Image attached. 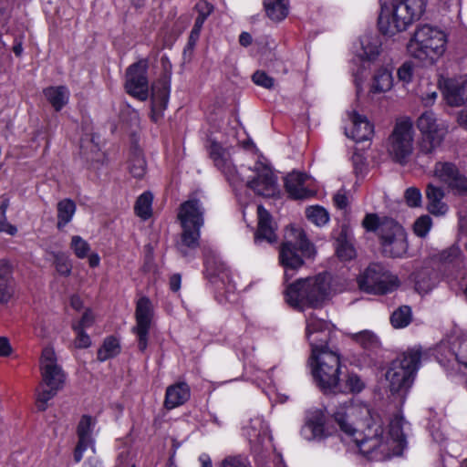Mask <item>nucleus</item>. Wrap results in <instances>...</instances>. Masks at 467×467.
I'll return each instance as SVG.
<instances>
[{"mask_svg": "<svg viewBox=\"0 0 467 467\" xmlns=\"http://www.w3.org/2000/svg\"><path fill=\"white\" fill-rule=\"evenodd\" d=\"M325 421L324 413L320 410H315L301 429V435L307 441L326 438L328 433L325 429Z\"/></svg>", "mask_w": 467, "mask_h": 467, "instance_id": "nucleus-27", "label": "nucleus"}, {"mask_svg": "<svg viewBox=\"0 0 467 467\" xmlns=\"http://www.w3.org/2000/svg\"><path fill=\"white\" fill-rule=\"evenodd\" d=\"M348 227L343 225L341 227L340 233L336 238L337 254L341 260L344 261H348L352 259L356 254L355 249L348 239Z\"/></svg>", "mask_w": 467, "mask_h": 467, "instance_id": "nucleus-33", "label": "nucleus"}, {"mask_svg": "<svg viewBox=\"0 0 467 467\" xmlns=\"http://www.w3.org/2000/svg\"><path fill=\"white\" fill-rule=\"evenodd\" d=\"M195 8L198 13V16H203L206 18L210 16V14L213 11V6L208 2L203 1V0L199 1L196 4Z\"/></svg>", "mask_w": 467, "mask_h": 467, "instance_id": "nucleus-56", "label": "nucleus"}, {"mask_svg": "<svg viewBox=\"0 0 467 467\" xmlns=\"http://www.w3.org/2000/svg\"><path fill=\"white\" fill-rule=\"evenodd\" d=\"M218 467H253L248 456L234 454L224 457Z\"/></svg>", "mask_w": 467, "mask_h": 467, "instance_id": "nucleus-46", "label": "nucleus"}, {"mask_svg": "<svg viewBox=\"0 0 467 467\" xmlns=\"http://www.w3.org/2000/svg\"><path fill=\"white\" fill-rule=\"evenodd\" d=\"M9 206V201L4 200L0 203V233L6 234L14 236L17 234V228L16 225L10 223L7 221L6 211Z\"/></svg>", "mask_w": 467, "mask_h": 467, "instance_id": "nucleus-45", "label": "nucleus"}, {"mask_svg": "<svg viewBox=\"0 0 467 467\" xmlns=\"http://www.w3.org/2000/svg\"><path fill=\"white\" fill-rule=\"evenodd\" d=\"M344 130L356 142L368 140L374 134V124L369 119H346Z\"/></svg>", "mask_w": 467, "mask_h": 467, "instance_id": "nucleus-23", "label": "nucleus"}, {"mask_svg": "<svg viewBox=\"0 0 467 467\" xmlns=\"http://www.w3.org/2000/svg\"><path fill=\"white\" fill-rule=\"evenodd\" d=\"M267 16L273 21L285 19L289 12L288 0H264Z\"/></svg>", "mask_w": 467, "mask_h": 467, "instance_id": "nucleus-35", "label": "nucleus"}, {"mask_svg": "<svg viewBox=\"0 0 467 467\" xmlns=\"http://www.w3.org/2000/svg\"><path fill=\"white\" fill-rule=\"evenodd\" d=\"M330 281L331 277L328 274L298 279L287 286L285 300L294 307L321 306L330 297Z\"/></svg>", "mask_w": 467, "mask_h": 467, "instance_id": "nucleus-6", "label": "nucleus"}, {"mask_svg": "<svg viewBox=\"0 0 467 467\" xmlns=\"http://www.w3.org/2000/svg\"><path fill=\"white\" fill-rule=\"evenodd\" d=\"M448 44V34L440 26L424 24L416 27L407 50L410 57L425 65H433L441 58Z\"/></svg>", "mask_w": 467, "mask_h": 467, "instance_id": "nucleus-3", "label": "nucleus"}, {"mask_svg": "<svg viewBox=\"0 0 467 467\" xmlns=\"http://www.w3.org/2000/svg\"><path fill=\"white\" fill-rule=\"evenodd\" d=\"M12 348L6 337H0V356L6 357L11 354Z\"/></svg>", "mask_w": 467, "mask_h": 467, "instance_id": "nucleus-59", "label": "nucleus"}, {"mask_svg": "<svg viewBox=\"0 0 467 467\" xmlns=\"http://www.w3.org/2000/svg\"><path fill=\"white\" fill-rule=\"evenodd\" d=\"M208 151L214 166L224 174L229 182H235L238 172L233 163L230 150L223 148L216 141H212Z\"/></svg>", "mask_w": 467, "mask_h": 467, "instance_id": "nucleus-21", "label": "nucleus"}, {"mask_svg": "<svg viewBox=\"0 0 467 467\" xmlns=\"http://www.w3.org/2000/svg\"><path fill=\"white\" fill-rule=\"evenodd\" d=\"M414 149V129L410 119H403L394 125L386 141L389 158L401 165L408 162Z\"/></svg>", "mask_w": 467, "mask_h": 467, "instance_id": "nucleus-10", "label": "nucleus"}, {"mask_svg": "<svg viewBox=\"0 0 467 467\" xmlns=\"http://www.w3.org/2000/svg\"><path fill=\"white\" fill-rule=\"evenodd\" d=\"M309 365L317 386L325 393H336L341 365L337 350H323L311 354Z\"/></svg>", "mask_w": 467, "mask_h": 467, "instance_id": "nucleus-7", "label": "nucleus"}, {"mask_svg": "<svg viewBox=\"0 0 467 467\" xmlns=\"http://www.w3.org/2000/svg\"><path fill=\"white\" fill-rule=\"evenodd\" d=\"M202 467H213L212 460L209 455L202 454L199 458Z\"/></svg>", "mask_w": 467, "mask_h": 467, "instance_id": "nucleus-64", "label": "nucleus"}, {"mask_svg": "<svg viewBox=\"0 0 467 467\" xmlns=\"http://www.w3.org/2000/svg\"><path fill=\"white\" fill-rule=\"evenodd\" d=\"M70 248L78 258H86L90 252L89 244L79 235H74L71 238Z\"/></svg>", "mask_w": 467, "mask_h": 467, "instance_id": "nucleus-47", "label": "nucleus"}, {"mask_svg": "<svg viewBox=\"0 0 467 467\" xmlns=\"http://www.w3.org/2000/svg\"><path fill=\"white\" fill-rule=\"evenodd\" d=\"M249 171L250 174L241 180L255 194L264 197H274L279 193L277 176L269 164L258 161L249 169Z\"/></svg>", "mask_w": 467, "mask_h": 467, "instance_id": "nucleus-12", "label": "nucleus"}, {"mask_svg": "<svg viewBox=\"0 0 467 467\" xmlns=\"http://www.w3.org/2000/svg\"><path fill=\"white\" fill-rule=\"evenodd\" d=\"M362 226L368 232L377 233L386 256L400 258L407 254V234L395 220L388 217L379 218L376 213H368L362 221Z\"/></svg>", "mask_w": 467, "mask_h": 467, "instance_id": "nucleus-4", "label": "nucleus"}, {"mask_svg": "<svg viewBox=\"0 0 467 467\" xmlns=\"http://www.w3.org/2000/svg\"><path fill=\"white\" fill-rule=\"evenodd\" d=\"M417 126L422 134L421 150L432 153L442 142L447 129L437 119H418Z\"/></svg>", "mask_w": 467, "mask_h": 467, "instance_id": "nucleus-18", "label": "nucleus"}, {"mask_svg": "<svg viewBox=\"0 0 467 467\" xmlns=\"http://www.w3.org/2000/svg\"><path fill=\"white\" fill-rule=\"evenodd\" d=\"M421 355L420 348H412L391 362L386 373V379L392 393L407 391L410 388L420 368Z\"/></svg>", "mask_w": 467, "mask_h": 467, "instance_id": "nucleus-8", "label": "nucleus"}, {"mask_svg": "<svg viewBox=\"0 0 467 467\" xmlns=\"http://www.w3.org/2000/svg\"><path fill=\"white\" fill-rule=\"evenodd\" d=\"M432 227L431 218L425 214L420 216L413 223L414 234L420 238H424L428 235L429 232Z\"/></svg>", "mask_w": 467, "mask_h": 467, "instance_id": "nucleus-48", "label": "nucleus"}, {"mask_svg": "<svg viewBox=\"0 0 467 467\" xmlns=\"http://www.w3.org/2000/svg\"><path fill=\"white\" fill-rule=\"evenodd\" d=\"M457 361L467 368V340L461 343L456 353Z\"/></svg>", "mask_w": 467, "mask_h": 467, "instance_id": "nucleus-55", "label": "nucleus"}, {"mask_svg": "<svg viewBox=\"0 0 467 467\" xmlns=\"http://www.w3.org/2000/svg\"><path fill=\"white\" fill-rule=\"evenodd\" d=\"M15 294L12 269L5 260H0V305L7 304Z\"/></svg>", "mask_w": 467, "mask_h": 467, "instance_id": "nucleus-30", "label": "nucleus"}, {"mask_svg": "<svg viewBox=\"0 0 467 467\" xmlns=\"http://www.w3.org/2000/svg\"><path fill=\"white\" fill-rule=\"evenodd\" d=\"M335 421L352 439L359 452L370 461H385L391 455L388 435L372 419L370 408L362 403L344 402L333 413Z\"/></svg>", "mask_w": 467, "mask_h": 467, "instance_id": "nucleus-1", "label": "nucleus"}, {"mask_svg": "<svg viewBox=\"0 0 467 467\" xmlns=\"http://www.w3.org/2000/svg\"><path fill=\"white\" fill-rule=\"evenodd\" d=\"M415 285L420 293H428L434 287L435 281L428 273L422 272L417 275Z\"/></svg>", "mask_w": 467, "mask_h": 467, "instance_id": "nucleus-49", "label": "nucleus"}, {"mask_svg": "<svg viewBox=\"0 0 467 467\" xmlns=\"http://www.w3.org/2000/svg\"><path fill=\"white\" fill-rule=\"evenodd\" d=\"M239 42L242 46L247 47L252 43V36L247 32H243L239 36Z\"/></svg>", "mask_w": 467, "mask_h": 467, "instance_id": "nucleus-63", "label": "nucleus"}, {"mask_svg": "<svg viewBox=\"0 0 467 467\" xmlns=\"http://www.w3.org/2000/svg\"><path fill=\"white\" fill-rule=\"evenodd\" d=\"M152 201L153 195L150 192H145L140 194L134 205V211L137 216L142 220L149 219L152 214Z\"/></svg>", "mask_w": 467, "mask_h": 467, "instance_id": "nucleus-38", "label": "nucleus"}, {"mask_svg": "<svg viewBox=\"0 0 467 467\" xmlns=\"http://www.w3.org/2000/svg\"><path fill=\"white\" fill-rule=\"evenodd\" d=\"M120 351V346L117 338L107 337L103 345L98 350V359L101 362L116 357Z\"/></svg>", "mask_w": 467, "mask_h": 467, "instance_id": "nucleus-39", "label": "nucleus"}, {"mask_svg": "<svg viewBox=\"0 0 467 467\" xmlns=\"http://www.w3.org/2000/svg\"><path fill=\"white\" fill-rule=\"evenodd\" d=\"M170 89L165 81H159L151 86V110L153 115H160L167 107Z\"/></svg>", "mask_w": 467, "mask_h": 467, "instance_id": "nucleus-32", "label": "nucleus"}, {"mask_svg": "<svg viewBox=\"0 0 467 467\" xmlns=\"http://www.w3.org/2000/svg\"><path fill=\"white\" fill-rule=\"evenodd\" d=\"M257 231L255 241L265 240L268 243L276 242V224L269 212L263 206H257Z\"/></svg>", "mask_w": 467, "mask_h": 467, "instance_id": "nucleus-25", "label": "nucleus"}, {"mask_svg": "<svg viewBox=\"0 0 467 467\" xmlns=\"http://www.w3.org/2000/svg\"><path fill=\"white\" fill-rule=\"evenodd\" d=\"M308 176L299 171L290 172L285 179V188L289 196L293 199H306L311 196L312 192L306 185Z\"/></svg>", "mask_w": 467, "mask_h": 467, "instance_id": "nucleus-26", "label": "nucleus"}, {"mask_svg": "<svg viewBox=\"0 0 467 467\" xmlns=\"http://www.w3.org/2000/svg\"><path fill=\"white\" fill-rule=\"evenodd\" d=\"M191 397V389L186 382H177L166 389L163 405L173 410L186 403Z\"/></svg>", "mask_w": 467, "mask_h": 467, "instance_id": "nucleus-28", "label": "nucleus"}, {"mask_svg": "<svg viewBox=\"0 0 467 467\" xmlns=\"http://www.w3.org/2000/svg\"><path fill=\"white\" fill-rule=\"evenodd\" d=\"M426 198L428 200V211L436 216L444 215L448 211V206L442 202L444 192L441 187L429 184L426 189Z\"/></svg>", "mask_w": 467, "mask_h": 467, "instance_id": "nucleus-31", "label": "nucleus"}, {"mask_svg": "<svg viewBox=\"0 0 467 467\" xmlns=\"http://www.w3.org/2000/svg\"><path fill=\"white\" fill-rule=\"evenodd\" d=\"M351 337L366 349H374L379 347V337L369 330H363L358 333L352 334Z\"/></svg>", "mask_w": 467, "mask_h": 467, "instance_id": "nucleus-41", "label": "nucleus"}, {"mask_svg": "<svg viewBox=\"0 0 467 467\" xmlns=\"http://www.w3.org/2000/svg\"><path fill=\"white\" fill-rule=\"evenodd\" d=\"M306 213L307 219L317 226H323L329 221L327 211L318 205L307 208Z\"/></svg>", "mask_w": 467, "mask_h": 467, "instance_id": "nucleus-44", "label": "nucleus"}, {"mask_svg": "<svg viewBox=\"0 0 467 467\" xmlns=\"http://www.w3.org/2000/svg\"><path fill=\"white\" fill-rule=\"evenodd\" d=\"M125 89L133 98L144 101L149 97V83L147 78V63L140 61L132 64L127 69Z\"/></svg>", "mask_w": 467, "mask_h": 467, "instance_id": "nucleus-16", "label": "nucleus"}, {"mask_svg": "<svg viewBox=\"0 0 467 467\" xmlns=\"http://www.w3.org/2000/svg\"><path fill=\"white\" fill-rule=\"evenodd\" d=\"M411 321V309L408 306H402L395 310L391 317L390 322L395 328L406 327Z\"/></svg>", "mask_w": 467, "mask_h": 467, "instance_id": "nucleus-42", "label": "nucleus"}, {"mask_svg": "<svg viewBox=\"0 0 467 467\" xmlns=\"http://www.w3.org/2000/svg\"><path fill=\"white\" fill-rule=\"evenodd\" d=\"M359 288L368 294H387L399 285L398 277L382 265H370L358 280Z\"/></svg>", "mask_w": 467, "mask_h": 467, "instance_id": "nucleus-13", "label": "nucleus"}, {"mask_svg": "<svg viewBox=\"0 0 467 467\" xmlns=\"http://www.w3.org/2000/svg\"><path fill=\"white\" fill-rule=\"evenodd\" d=\"M428 0H380L379 31L394 36L406 31L426 11Z\"/></svg>", "mask_w": 467, "mask_h": 467, "instance_id": "nucleus-2", "label": "nucleus"}, {"mask_svg": "<svg viewBox=\"0 0 467 467\" xmlns=\"http://www.w3.org/2000/svg\"><path fill=\"white\" fill-rule=\"evenodd\" d=\"M330 325L324 319L310 313L306 317V337L310 344L312 354L331 350L327 344L331 339Z\"/></svg>", "mask_w": 467, "mask_h": 467, "instance_id": "nucleus-14", "label": "nucleus"}, {"mask_svg": "<svg viewBox=\"0 0 467 467\" xmlns=\"http://www.w3.org/2000/svg\"><path fill=\"white\" fill-rule=\"evenodd\" d=\"M253 82L259 87L271 89L275 86V79L265 71L257 70L252 76Z\"/></svg>", "mask_w": 467, "mask_h": 467, "instance_id": "nucleus-51", "label": "nucleus"}, {"mask_svg": "<svg viewBox=\"0 0 467 467\" xmlns=\"http://www.w3.org/2000/svg\"><path fill=\"white\" fill-rule=\"evenodd\" d=\"M204 212L202 203L196 198L189 199L180 205L178 219L182 231L176 243V249L183 257L192 256L199 246Z\"/></svg>", "mask_w": 467, "mask_h": 467, "instance_id": "nucleus-5", "label": "nucleus"}, {"mask_svg": "<svg viewBox=\"0 0 467 467\" xmlns=\"http://www.w3.org/2000/svg\"><path fill=\"white\" fill-rule=\"evenodd\" d=\"M146 161L142 151L138 147H134L128 161V169L130 173L134 177L140 179L146 172Z\"/></svg>", "mask_w": 467, "mask_h": 467, "instance_id": "nucleus-36", "label": "nucleus"}, {"mask_svg": "<svg viewBox=\"0 0 467 467\" xmlns=\"http://www.w3.org/2000/svg\"><path fill=\"white\" fill-rule=\"evenodd\" d=\"M83 467H102V464L95 453H92L84 462Z\"/></svg>", "mask_w": 467, "mask_h": 467, "instance_id": "nucleus-61", "label": "nucleus"}, {"mask_svg": "<svg viewBox=\"0 0 467 467\" xmlns=\"http://www.w3.org/2000/svg\"><path fill=\"white\" fill-rule=\"evenodd\" d=\"M56 269L62 275H69L72 270L70 260L65 256L56 257Z\"/></svg>", "mask_w": 467, "mask_h": 467, "instance_id": "nucleus-53", "label": "nucleus"}, {"mask_svg": "<svg viewBox=\"0 0 467 467\" xmlns=\"http://www.w3.org/2000/svg\"><path fill=\"white\" fill-rule=\"evenodd\" d=\"M95 427V420L88 416L83 415L77 427L78 444L74 451V460L79 462L84 451L88 448L92 453H95V441L92 437L93 429Z\"/></svg>", "mask_w": 467, "mask_h": 467, "instance_id": "nucleus-20", "label": "nucleus"}, {"mask_svg": "<svg viewBox=\"0 0 467 467\" xmlns=\"http://www.w3.org/2000/svg\"><path fill=\"white\" fill-rule=\"evenodd\" d=\"M296 244L292 242L284 243L279 251V260L285 268V279L287 281L293 276V272L301 267L304 264L303 259L297 254L300 250L302 254L311 257L316 254L314 245L307 240L306 234L301 230L295 231Z\"/></svg>", "mask_w": 467, "mask_h": 467, "instance_id": "nucleus-11", "label": "nucleus"}, {"mask_svg": "<svg viewBox=\"0 0 467 467\" xmlns=\"http://www.w3.org/2000/svg\"><path fill=\"white\" fill-rule=\"evenodd\" d=\"M246 434L255 450H259V447L267 450L268 447L272 446V437L268 425L262 418H255L251 420Z\"/></svg>", "mask_w": 467, "mask_h": 467, "instance_id": "nucleus-24", "label": "nucleus"}, {"mask_svg": "<svg viewBox=\"0 0 467 467\" xmlns=\"http://www.w3.org/2000/svg\"><path fill=\"white\" fill-rule=\"evenodd\" d=\"M94 322V316L90 310H87L84 315L82 316L80 321L74 325L73 327H81V329H84L86 327H89Z\"/></svg>", "mask_w": 467, "mask_h": 467, "instance_id": "nucleus-58", "label": "nucleus"}, {"mask_svg": "<svg viewBox=\"0 0 467 467\" xmlns=\"http://www.w3.org/2000/svg\"><path fill=\"white\" fill-rule=\"evenodd\" d=\"M153 315L151 301L146 296L140 297L136 304V326L132 328V332L137 337L138 348L141 352H144L148 346V336Z\"/></svg>", "mask_w": 467, "mask_h": 467, "instance_id": "nucleus-15", "label": "nucleus"}, {"mask_svg": "<svg viewBox=\"0 0 467 467\" xmlns=\"http://www.w3.org/2000/svg\"><path fill=\"white\" fill-rule=\"evenodd\" d=\"M76 213V203L71 199H64L57 203V227L66 226Z\"/></svg>", "mask_w": 467, "mask_h": 467, "instance_id": "nucleus-37", "label": "nucleus"}, {"mask_svg": "<svg viewBox=\"0 0 467 467\" xmlns=\"http://www.w3.org/2000/svg\"><path fill=\"white\" fill-rule=\"evenodd\" d=\"M393 69L391 60H382L381 63L373 66L368 84L369 96L372 98L383 96L392 89L394 85Z\"/></svg>", "mask_w": 467, "mask_h": 467, "instance_id": "nucleus-17", "label": "nucleus"}, {"mask_svg": "<svg viewBox=\"0 0 467 467\" xmlns=\"http://www.w3.org/2000/svg\"><path fill=\"white\" fill-rule=\"evenodd\" d=\"M398 78L400 81L408 84L412 80L414 74L413 64L410 61L404 62L398 69Z\"/></svg>", "mask_w": 467, "mask_h": 467, "instance_id": "nucleus-52", "label": "nucleus"}, {"mask_svg": "<svg viewBox=\"0 0 467 467\" xmlns=\"http://www.w3.org/2000/svg\"><path fill=\"white\" fill-rule=\"evenodd\" d=\"M404 199L408 206L420 207L422 202L420 190L416 187H410L404 192Z\"/></svg>", "mask_w": 467, "mask_h": 467, "instance_id": "nucleus-50", "label": "nucleus"}, {"mask_svg": "<svg viewBox=\"0 0 467 467\" xmlns=\"http://www.w3.org/2000/svg\"><path fill=\"white\" fill-rule=\"evenodd\" d=\"M441 261L451 266V274L452 279H458L459 275H466L462 251L457 245H452L441 254Z\"/></svg>", "mask_w": 467, "mask_h": 467, "instance_id": "nucleus-29", "label": "nucleus"}, {"mask_svg": "<svg viewBox=\"0 0 467 467\" xmlns=\"http://www.w3.org/2000/svg\"><path fill=\"white\" fill-rule=\"evenodd\" d=\"M360 48L357 50L358 57L363 62L371 63L373 66L388 60L382 55V43L379 36L365 34L359 39Z\"/></svg>", "mask_w": 467, "mask_h": 467, "instance_id": "nucleus-22", "label": "nucleus"}, {"mask_svg": "<svg viewBox=\"0 0 467 467\" xmlns=\"http://www.w3.org/2000/svg\"><path fill=\"white\" fill-rule=\"evenodd\" d=\"M44 95L56 110L61 109L69 99V90L65 86L49 87L44 89Z\"/></svg>", "mask_w": 467, "mask_h": 467, "instance_id": "nucleus-34", "label": "nucleus"}, {"mask_svg": "<svg viewBox=\"0 0 467 467\" xmlns=\"http://www.w3.org/2000/svg\"><path fill=\"white\" fill-rule=\"evenodd\" d=\"M182 277L179 274H175L170 278V287L173 292L179 291L181 287Z\"/></svg>", "mask_w": 467, "mask_h": 467, "instance_id": "nucleus-60", "label": "nucleus"}, {"mask_svg": "<svg viewBox=\"0 0 467 467\" xmlns=\"http://www.w3.org/2000/svg\"><path fill=\"white\" fill-rule=\"evenodd\" d=\"M40 368L42 386L37 393L36 406L39 410L44 411L47 407V402L57 395L65 381L64 372L57 363L56 354L52 348L47 347L43 349Z\"/></svg>", "mask_w": 467, "mask_h": 467, "instance_id": "nucleus-9", "label": "nucleus"}, {"mask_svg": "<svg viewBox=\"0 0 467 467\" xmlns=\"http://www.w3.org/2000/svg\"><path fill=\"white\" fill-rule=\"evenodd\" d=\"M434 175L458 193L467 195V177L461 173L454 163L437 162L434 167Z\"/></svg>", "mask_w": 467, "mask_h": 467, "instance_id": "nucleus-19", "label": "nucleus"}, {"mask_svg": "<svg viewBox=\"0 0 467 467\" xmlns=\"http://www.w3.org/2000/svg\"><path fill=\"white\" fill-rule=\"evenodd\" d=\"M406 420L401 415H395L389 422V435L392 440L401 444L405 441L404 425Z\"/></svg>", "mask_w": 467, "mask_h": 467, "instance_id": "nucleus-43", "label": "nucleus"}, {"mask_svg": "<svg viewBox=\"0 0 467 467\" xmlns=\"http://www.w3.org/2000/svg\"><path fill=\"white\" fill-rule=\"evenodd\" d=\"M13 51L16 57H20L24 51L23 42L19 38H16L14 42Z\"/></svg>", "mask_w": 467, "mask_h": 467, "instance_id": "nucleus-62", "label": "nucleus"}, {"mask_svg": "<svg viewBox=\"0 0 467 467\" xmlns=\"http://www.w3.org/2000/svg\"><path fill=\"white\" fill-rule=\"evenodd\" d=\"M73 329L77 333V337L75 339V346L78 348H88L91 344L90 337L88 334L84 332V329L78 327H73Z\"/></svg>", "mask_w": 467, "mask_h": 467, "instance_id": "nucleus-54", "label": "nucleus"}, {"mask_svg": "<svg viewBox=\"0 0 467 467\" xmlns=\"http://www.w3.org/2000/svg\"><path fill=\"white\" fill-rule=\"evenodd\" d=\"M335 205L339 209H345L348 205V200L346 195V192L343 191H338L333 198Z\"/></svg>", "mask_w": 467, "mask_h": 467, "instance_id": "nucleus-57", "label": "nucleus"}, {"mask_svg": "<svg viewBox=\"0 0 467 467\" xmlns=\"http://www.w3.org/2000/svg\"><path fill=\"white\" fill-rule=\"evenodd\" d=\"M365 388V382L363 379L356 373L349 372L345 379V383L342 387L338 385L337 392L343 393H359Z\"/></svg>", "mask_w": 467, "mask_h": 467, "instance_id": "nucleus-40", "label": "nucleus"}]
</instances>
